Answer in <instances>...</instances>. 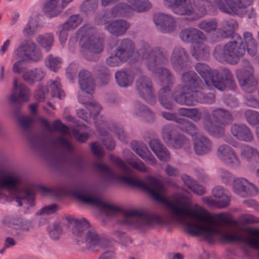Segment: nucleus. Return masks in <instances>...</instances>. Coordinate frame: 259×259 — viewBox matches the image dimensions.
I'll list each match as a JSON object with an SVG mask.
<instances>
[{"mask_svg":"<svg viewBox=\"0 0 259 259\" xmlns=\"http://www.w3.org/2000/svg\"><path fill=\"white\" fill-rule=\"evenodd\" d=\"M14 91L10 98L11 102L13 104V113L32 148L41 157L55 165L63 162L64 159L59 156L53 148L71 153L74 151L73 146L63 136L52 137L49 142L45 134L33 132L32 129V118L29 116H21L20 112L22 103L29 100V89L24 84L21 83L18 86L16 80L14 82Z\"/></svg>","mask_w":259,"mask_h":259,"instance_id":"f257e3e1","label":"nucleus"},{"mask_svg":"<svg viewBox=\"0 0 259 259\" xmlns=\"http://www.w3.org/2000/svg\"><path fill=\"white\" fill-rule=\"evenodd\" d=\"M56 191L60 195H69L85 204H91L113 212H118L117 221L122 225H132L137 227L162 224L164 221L158 215L144 210H132L121 211L115 206L103 201L95 191L92 184H77L72 181L61 182Z\"/></svg>","mask_w":259,"mask_h":259,"instance_id":"f03ea898","label":"nucleus"},{"mask_svg":"<svg viewBox=\"0 0 259 259\" xmlns=\"http://www.w3.org/2000/svg\"><path fill=\"white\" fill-rule=\"evenodd\" d=\"M136 52L146 68L152 73L164 78L166 84L165 87L171 88L175 82V75L167 68L160 67L167 64L168 51L163 47H152L149 43L143 41Z\"/></svg>","mask_w":259,"mask_h":259,"instance_id":"7ed1b4c3","label":"nucleus"},{"mask_svg":"<svg viewBox=\"0 0 259 259\" xmlns=\"http://www.w3.org/2000/svg\"><path fill=\"white\" fill-rule=\"evenodd\" d=\"M195 69L208 86L213 85L221 91L224 90L226 88L231 90L236 88L233 75L227 68H223L220 73L217 70H212L206 64L198 63L195 65Z\"/></svg>","mask_w":259,"mask_h":259,"instance_id":"20e7f679","label":"nucleus"},{"mask_svg":"<svg viewBox=\"0 0 259 259\" xmlns=\"http://www.w3.org/2000/svg\"><path fill=\"white\" fill-rule=\"evenodd\" d=\"M165 6L170 8L172 12L180 15L190 16L189 21H194L204 16L206 8L211 6L208 0H163Z\"/></svg>","mask_w":259,"mask_h":259,"instance_id":"39448f33","label":"nucleus"},{"mask_svg":"<svg viewBox=\"0 0 259 259\" xmlns=\"http://www.w3.org/2000/svg\"><path fill=\"white\" fill-rule=\"evenodd\" d=\"M67 220L72 225V233L76 237L78 244L85 243L86 247L91 251L99 247L100 236L95 230L90 228L89 222L85 218L78 219L69 217Z\"/></svg>","mask_w":259,"mask_h":259,"instance_id":"423d86ee","label":"nucleus"},{"mask_svg":"<svg viewBox=\"0 0 259 259\" xmlns=\"http://www.w3.org/2000/svg\"><path fill=\"white\" fill-rule=\"evenodd\" d=\"M233 38L234 39L226 43L223 47L219 46L215 47L213 55L218 61L235 65L244 56L246 48L241 35L235 34Z\"/></svg>","mask_w":259,"mask_h":259,"instance_id":"0eeeda50","label":"nucleus"},{"mask_svg":"<svg viewBox=\"0 0 259 259\" xmlns=\"http://www.w3.org/2000/svg\"><path fill=\"white\" fill-rule=\"evenodd\" d=\"M20 179L17 177L5 175H0V200L5 197L3 190H7L15 197L19 206L22 205L23 201H27L30 204L34 198V193L31 189L23 190L20 187Z\"/></svg>","mask_w":259,"mask_h":259,"instance_id":"6e6552de","label":"nucleus"},{"mask_svg":"<svg viewBox=\"0 0 259 259\" xmlns=\"http://www.w3.org/2000/svg\"><path fill=\"white\" fill-rule=\"evenodd\" d=\"M136 46L134 41L129 38H123L117 41L116 46L111 55L106 60V63L110 67L119 66L130 60L137 62L138 58L134 57Z\"/></svg>","mask_w":259,"mask_h":259,"instance_id":"1a4fd4ad","label":"nucleus"},{"mask_svg":"<svg viewBox=\"0 0 259 259\" xmlns=\"http://www.w3.org/2000/svg\"><path fill=\"white\" fill-rule=\"evenodd\" d=\"M211 116L212 118L208 113L205 114L204 127L211 136L220 137L224 133V126L230 124L233 121V117L228 111L223 108L213 110Z\"/></svg>","mask_w":259,"mask_h":259,"instance_id":"9d476101","label":"nucleus"},{"mask_svg":"<svg viewBox=\"0 0 259 259\" xmlns=\"http://www.w3.org/2000/svg\"><path fill=\"white\" fill-rule=\"evenodd\" d=\"M217 173L222 183L225 185L231 184L233 181V190L235 193L240 197L254 196L259 191L256 186L244 178L234 179L233 174L226 169L219 168Z\"/></svg>","mask_w":259,"mask_h":259,"instance_id":"9b49d317","label":"nucleus"},{"mask_svg":"<svg viewBox=\"0 0 259 259\" xmlns=\"http://www.w3.org/2000/svg\"><path fill=\"white\" fill-rule=\"evenodd\" d=\"M242 67L236 72L239 83L243 90L247 93H252L256 90L257 84L254 76V69L246 59L242 60Z\"/></svg>","mask_w":259,"mask_h":259,"instance_id":"f8f14e48","label":"nucleus"},{"mask_svg":"<svg viewBox=\"0 0 259 259\" xmlns=\"http://www.w3.org/2000/svg\"><path fill=\"white\" fill-rule=\"evenodd\" d=\"M127 4L121 3L110 11L112 16L129 17L133 11L138 13L148 11L152 7L149 0H127Z\"/></svg>","mask_w":259,"mask_h":259,"instance_id":"ddd939ff","label":"nucleus"},{"mask_svg":"<svg viewBox=\"0 0 259 259\" xmlns=\"http://www.w3.org/2000/svg\"><path fill=\"white\" fill-rule=\"evenodd\" d=\"M221 12L230 15H242L241 10L250 6L253 0H214Z\"/></svg>","mask_w":259,"mask_h":259,"instance_id":"4468645a","label":"nucleus"},{"mask_svg":"<svg viewBox=\"0 0 259 259\" xmlns=\"http://www.w3.org/2000/svg\"><path fill=\"white\" fill-rule=\"evenodd\" d=\"M95 126L101 136H107V129L112 132L118 139L123 143H126L127 134L121 126L112 121H108L101 117L100 120L95 121Z\"/></svg>","mask_w":259,"mask_h":259,"instance_id":"2eb2a0df","label":"nucleus"},{"mask_svg":"<svg viewBox=\"0 0 259 259\" xmlns=\"http://www.w3.org/2000/svg\"><path fill=\"white\" fill-rule=\"evenodd\" d=\"M80 46L83 57L89 61H95V55L100 54L104 50V40L99 37L88 38L83 44L80 41Z\"/></svg>","mask_w":259,"mask_h":259,"instance_id":"dca6fc26","label":"nucleus"},{"mask_svg":"<svg viewBox=\"0 0 259 259\" xmlns=\"http://www.w3.org/2000/svg\"><path fill=\"white\" fill-rule=\"evenodd\" d=\"M135 87L139 96L151 105L155 104L156 99L152 93V82L148 76L142 75L136 80Z\"/></svg>","mask_w":259,"mask_h":259,"instance_id":"f3484780","label":"nucleus"},{"mask_svg":"<svg viewBox=\"0 0 259 259\" xmlns=\"http://www.w3.org/2000/svg\"><path fill=\"white\" fill-rule=\"evenodd\" d=\"M218 159L225 165L232 168H238L240 166V161L235 150L226 144L219 146L216 151Z\"/></svg>","mask_w":259,"mask_h":259,"instance_id":"a211bd4d","label":"nucleus"},{"mask_svg":"<svg viewBox=\"0 0 259 259\" xmlns=\"http://www.w3.org/2000/svg\"><path fill=\"white\" fill-rule=\"evenodd\" d=\"M14 54L18 58L26 61H38L42 58L41 52L36 48V44L31 40L22 43L15 51Z\"/></svg>","mask_w":259,"mask_h":259,"instance_id":"6ab92c4d","label":"nucleus"},{"mask_svg":"<svg viewBox=\"0 0 259 259\" xmlns=\"http://www.w3.org/2000/svg\"><path fill=\"white\" fill-rule=\"evenodd\" d=\"M189 53L182 46L175 47L170 56V63L172 68L177 72H180L188 68Z\"/></svg>","mask_w":259,"mask_h":259,"instance_id":"aec40b11","label":"nucleus"},{"mask_svg":"<svg viewBox=\"0 0 259 259\" xmlns=\"http://www.w3.org/2000/svg\"><path fill=\"white\" fill-rule=\"evenodd\" d=\"M78 83L82 92L79 94L78 99L80 103H85L82 97L87 96L89 99L95 87L92 74L85 70L80 71L78 74Z\"/></svg>","mask_w":259,"mask_h":259,"instance_id":"412c9836","label":"nucleus"},{"mask_svg":"<svg viewBox=\"0 0 259 259\" xmlns=\"http://www.w3.org/2000/svg\"><path fill=\"white\" fill-rule=\"evenodd\" d=\"M213 196L218 199L215 200L211 197H204L203 200L208 205L211 207L219 208L226 207L230 203V196L229 192L223 186H217L212 191Z\"/></svg>","mask_w":259,"mask_h":259,"instance_id":"4be33fe9","label":"nucleus"},{"mask_svg":"<svg viewBox=\"0 0 259 259\" xmlns=\"http://www.w3.org/2000/svg\"><path fill=\"white\" fill-rule=\"evenodd\" d=\"M153 21L157 29L163 33H172L176 29L177 22L170 15L157 13L154 15Z\"/></svg>","mask_w":259,"mask_h":259,"instance_id":"5701e85b","label":"nucleus"},{"mask_svg":"<svg viewBox=\"0 0 259 259\" xmlns=\"http://www.w3.org/2000/svg\"><path fill=\"white\" fill-rule=\"evenodd\" d=\"M4 224L11 228L13 233L16 235L28 232L32 228V222L30 220L17 217L5 219Z\"/></svg>","mask_w":259,"mask_h":259,"instance_id":"b1692460","label":"nucleus"},{"mask_svg":"<svg viewBox=\"0 0 259 259\" xmlns=\"http://www.w3.org/2000/svg\"><path fill=\"white\" fill-rule=\"evenodd\" d=\"M179 37L185 44L195 45L206 40L205 34L200 29L189 27L181 30Z\"/></svg>","mask_w":259,"mask_h":259,"instance_id":"393cba45","label":"nucleus"},{"mask_svg":"<svg viewBox=\"0 0 259 259\" xmlns=\"http://www.w3.org/2000/svg\"><path fill=\"white\" fill-rule=\"evenodd\" d=\"M182 89L195 92L202 89L204 85L202 80L194 71H187L181 76Z\"/></svg>","mask_w":259,"mask_h":259,"instance_id":"a878e982","label":"nucleus"},{"mask_svg":"<svg viewBox=\"0 0 259 259\" xmlns=\"http://www.w3.org/2000/svg\"><path fill=\"white\" fill-rule=\"evenodd\" d=\"M230 132L234 137L240 141L251 142L254 139L250 128L244 123H233L231 126Z\"/></svg>","mask_w":259,"mask_h":259,"instance_id":"bb28decb","label":"nucleus"},{"mask_svg":"<svg viewBox=\"0 0 259 259\" xmlns=\"http://www.w3.org/2000/svg\"><path fill=\"white\" fill-rule=\"evenodd\" d=\"M84 101L85 103H81L85 106L86 109L77 110V115L79 118L85 121H87L88 118L93 116L94 119V122L95 123L96 120L100 119L96 118V117L99 114L102 107L97 102H91L87 100H84Z\"/></svg>","mask_w":259,"mask_h":259,"instance_id":"cd10ccee","label":"nucleus"},{"mask_svg":"<svg viewBox=\"0 0 259 259\" xmlns=\"http://www.w3.org/2000/svg\"><path fill=\"white\" fill-rule=\"evenodd\" d=\"M238 22L234 19L229 18L223 19L218 29V34L224 38L234 37L235 32L238 29Z\"/></svg>","mask_w":259,"mask_h":259,"instance_id":"c85d7f7f","label":"nucleus"},{"mask_svg":"<svg viewBox=\"0 0 259 259\" xmlns=\"http://www.w3.org/2000/svg\"><path fill=\"white\" fill-rule=\"evenodd\" d=\"M46 75L45 69L39 67L24 71L22 77L27 84L33 85L36 82L41 81Z\"/></svg>","mask_w":259,"mask_h":259,"instance_id":"c756f323","label":"nucleus"},{"mask_svg":"<svg viewBox=\"0 0 259 259\" xmlns=\"http://www.w3.org/2000/svg\"><path fill=\"white\" fill-rule=\"evenodd\" d=\"M130 24L124 20L118 19L105 24V29L115 36L124 34L130 27Z\"/></svg>","mask_w":259,"mask_h":259,"instance_id":"7c9ffc66","label":"nucleus"},{"mask_svg":"<svg viewBox=\"0 0 259 259\" xmlns=\"http://www.w3.org/2000/svg\"><path fill=\"white\" fill-rule=\"evenodd\" d=\"M212 148V143L206 137L201 136L194 140L193 148L197 155L203 156L208 154L211 151Z\"/></svg>","mask_w":259,"mask_h":259,"instance_id":"2f4dec72","label":"nucleus"},{"mask_svg":"<svg viewBox=\"0 0 259 259\" xmlns=\"http://www.w3.org/2000/svg\"><path fill=\"white\" fill-rule=\"evenodd\" d=\"M135 78L133 72L129 69H121L116 72L115 79L117 84L122 88H127L131 86Z\"/></svg>","mask_w":259,"mask_h":259,"instance_id":"473e14b6","label":"nucleus"},{"mask_svg":"<svg viewBox=\"0 0 259 259\" xmlns=\"http://www.w3.org/2000/svg\"><path fill=\"white\" fill-rule=\"evenodd\" d=\"M170 87H163L160 89L158 93V100L162 107L169 110L174 108V103L169 95Z\"/></svg>","mask_w":259,"mask_h":259,"instance_id":"72a5a7b5","label":"nucleus"},{"mask_svg":"<svg viewBox=\"0 0 259 259\" xmlns=\"http://www.w3.org/2000/svg\"><path fill=\"white\" fill-rule=\"evenodd\" d=\"M59 0H50L47 2L43 9V12L45 16L49 18L58 15L64 8L62 5H58Z\"/></svg>","mask_w":259,"mask_h":259,"instance_id":"f704fd0d","label":"nucleus"},{"mask_svg":"<svg viewBox=\"0 0 259 259\" xmlns=\"http://www.w3.org/2000/svg\"><path fill=\"white\" fill-rule=\"evenodd\" d=\"M41 27V24L39 17L35 15L30 19L23 29V33L26 37L31 36L36 33Z\"/></svg>","mask_w":259,"mask_h":259,"instance_id":"c9c22d12","label":"nucleus"},{"mask_svg":"<svg viewBox=\"0 0 259 259\" xmlns=\"http://www.w3.org/2000/svg\"><path fill=\"white\" fill-rule=\"evenodd\" d=\"M194 92L191 93L181 92L179 94L173 92L172 97L175 101L180 105L193 106Z\"/></svg>","mask_w":259,"mask_h":259,"instance_id":"e433bc0d","label":"nucleus"},{"mask_svg":"<svg viewBox=\"0 0 259 259\" xmlns=\"http://www.w3.org/2000/svg\"><path fill=\"white\" fill-rule=\"evenodd\" d=\"M242 36L243 41L246 45L248 53L250 56H254L257 52V45L252 33L249 31H244Z\"/></svg>","mask_w":259,"mask_h":259,"instance_id":"4c0bfd02","label":"nucleus"},{"mask_svg":"<svg viewBox=\"0 0 259 259\" xmlns=\"http://www.w3.org/2000/svg\"><path fill=\"white\" fill-rule=\"evenodd\" d=\"M241 156L246 160L252 161H259V151L249 145H245L241 151Z\"/></svg>","mask_w":259,"mask_h":259,"instance_id":"58836bf2","label":"nucleus"},{"mask_svg":"<svg viewBox=\"0 0 259 259\" xmlns=\"http://www.w3.org/2000/svg\"><path fill=\"white\" fill-rule=\"evenodd\" d=\"M47 91L50 92L53 97L62 99L65 97V93L61 89L60 80L57 79L55 80H51L47 83Z\"/></svg>","mask_w":259,"mask_h":259,"instance_id":"ea45409f","label":"nucleus"},{"mask_svg":"<svg viewBox=\"0 0 259 259\" xmlns=\"http://www.w3.org/2000/svg\"><path fill=\"white\" fill-rule=\"evenodd\" d=\"M195 45L192 52L193 57L198 60L206 59L209 54V48L202 42Z\"/></svg>","mask_w":259,"mask_h":259,"instance_id":"a19ab883","label":"nucleus"},{"mask_svg":"<svg viewBox=\"0 0 259 259\" xmlns=\"http://www.w3.org/2000/svg\"><path fill=\"white\" fill-rule=\"evenodd\" d=\"M193 105L194 103L210 104L215 101L214 95L212 93H204L197 90L194 92Z\"/></svg>","mask_w":259,"mask_h":259,"instance_id":"79ce46f5","label":"nucleus"},{"mask_svg":"<svg viewBox=\"0 0 259 259\" xmlns=\"http://www.w3.org/2000/svg\"><path fill=\"white\" fill-rule=\"evenodd\" d=\"M36 41L46 52H48L51 50L53 46L54 36L51 33L39 35L36 38Z\"/></svg>","mask_w":259,"mask_h":259,"instance_id":"37998d69","label":"nucleus"},{"mask_svg":"<svg viewBox=\"0 0 259 259\" xmlns=\"http://www.w3.org/2000/svg\"><path fill=\"white\" fill-rule=\"evenodd\" d=\"M96 28L92 24H87L79 28L76 34L78 37L82 38L98 37Z\"/></svg>","mask_w":259,"mask_h":259,"instance_id":"c03bdc74","label":"nucleus"},{"mask_svg":"<svg viewBox=\"0 0 259 259\" xmlns=\"http://www.w3.org/2000/svg\"><path fill=\"white\" fill-rule=\"evenodd\" d=\"M217 26V21L214 18L202 20L197 25V27L206 33H210L215 31Z\"/></svg>","mask_w":259,"mask_h":259,"instance_id":"a18cd8bd","label":"nucleus"},{"mask_svg":"<svg viewBox=\"0 0 259 259\" xmlns=\"http://www.w3.org/2000/svg\"><path fill=\"white\" fill-rule=\"evenodd\" d=\"M189 141L184 135L177 134L172 136V139L169 143L168 146L174 149H180L184 146H189Z\"/></svg>","mask_w":259,"mask_h":259,"instance_id":"49530a36","label":"nucleus"},{"mask_svg":"<svg viewBox=\"0 0 259 259\" xmlns=\"http://www.w3.org/2000/svg\"><path fill=\"white\" fill-rule=\"evenodd\" d=\"M178 128L192 136L196 135L197 133L196 126L191 121L184 118H182L181 123L178 125Z\"/></svg>","mask_w":259,"mask_h":259,"instance_id":"de8ad7c7","label":"nucleus"},{"mask_svg":"<svg viewBox=\"0 0 259 259\" xmlns=\"http://www.w3.org/2000/svg\"><path fill=\"white\" fill-rule=\"evenodd\" d=\"M98 7V0H85L81 4L80 9L87 15L95 13Z\"/></svg>","mask_w":259,"mask_h":259,"instance_id":"09e8293b","label":"nucleus"},{"mask_svg":"<svg viewBox=\"0 0 259 259\" xmlns=\"http://www.w3.org/2000/svg\"><path fill=\"white\" fill-rule=\"evenodd\" d=\"M82 19L80 15H72L62 25L63 29L70 31L75 29L81 23Z\"/></svg>","mask_w":259,"mask_h":259,"instance_id":"8fccbe9b","label":"nucleus"},{"mask_svg":"<svg viewBox=\"0 0 259 259\" xmlns=\"http://www.w3.org/2000/svg\"><path fill=\"white\" fill-rule=\"evenodd\" d=\"M62 60L58 57H54L53 55L50 54L46 59V66L51 70L54 72L57 71L60 67Z\"/></svg>","mask_w":259,"mask_h":259,"instance_id":"3c124183","label":"nucleus"},{"mask_svg":"<svg viewBox=\"0 0 259 259\" xmlns=\"http://www.w3.org/2000/svg\"><path fill=\"white\" fill-rule=\"evenodd\" d=\"M247 122L251 126L259 124V112L252 110H247L244 112Z\"/></svg>","mask_w":259,"mask_h":259,"instance_id":"603ef678","label":"nucleus"},{"mask_svg":"<svg viewBox=\"0 0 259 259\" xmlns=\"http://www.w3.org/2000/svg\"><path fill=\"white\" fill-rule=\"evenodd\" d=\"M113 236L122 245L127 247L132 243V240L124 232L116 230L113 232Z\"/></svg>","mask_w":259,"mask_h":259,"instance_id":"864d4df0","label":"nucleus"},{"mask_svg":"<svg viewBox=\"0 0 259 259\" xmlns=\"http://www.w3.org/2000/svg\"><path fill=\"white\" fill-rule=\"evenodd\" d=\"M110 159L122 173L126 174L131 172V168L121 158L114 155H110Z\"/></svg>","mask_w":259,"mask_h":259,"instance_id":"5fc2aeb1","label":"nucleus"},{"mask_svg":"<svg viewBox=\"0 0 259 259\" xmlns=\"http://www.w3.org/2000/svg\"><path fill=\"white\" fill-rule=\"evenodd\" d=\"M98 76L102 84H107L110 78V74L108 69L104 66L99 67Z\"/></svg>","mask_w":259,"mask_h":259,"instance_id":"6e6d98bb","label":"nucleus"},{"mask_svg":"<svg viewBox=\"0 0 259 259\" xmlns=\"http://www.w3.org/2000/svg\"><path fill=\"white\" fill-rule=\"evenodd\" d=\"M48 230L50 237L54 240L59 238L62 231V228L57 224H50L48 227Z\"/></svg>","mask_w":259,"mask_h":259,"instance_id":"4d7b16f0","label":"nucleus"},{"mask_svg":"<svg viewBox=\"0 0 259 259\" xmlns=\"http://www.w3.org/2000/svg\"><path fill=\"white\" fill-rule=\"evenodd\" d=\"M148 107L138 101H136L133 105V112L136 117L141 119Z\"/></svg>","mask_w":259,"mask_h":259,"instance_id":"13d9d810","label":"nucleus"},{"mask_svg":"<svg viewBox=\"0 0 259 259\" xmlns=\"http://www.w3.org/2000/svg\"><path fill=\"white\" fill-rule=\"evenodd\" d=\"M52 126L53 127V131L54 130L64 134L70 133L68 127L63 124L60 120H55Z\"/></svg>","mask_w":259,"mask_h":259,"instance_id":"bf43d9fd","label":"nucleus"},{"mask_svg":"<svg viewBox=\"0 0 259 259\" xmlns=\"http://www.w3.org/2000/svg\"><path fill=\"white\" fill-rule=\"evenodd\" d=\"M130 147L139 156L145 151V148H147L146 145L137 141H133L130 143Z\"/></svg>","mask_w":259,"mask_h":259,"instance_id":"052dcab7","label":"nucleus"},{"mask_svg":"<svg viewBox=\"0 0 259 259\" xmlns=\"http://www.w3.org/2000/svg\"><path fill=\"white\" fill-rule=\"evenodd\" d=\"M128 163L132 167L139 171L142 172L147 171V168L145 164L139 159H131Z\"/></svg>","mask_w":259,"mask_h":259,"instance_id":"680f3d73","label":"nucleus"},{"mask_svg":"<svg viewBox=\"0 0 259 259\" xmlns=\"http://www.w3.org/2000/svg\"><path fill=\"white\" fill-rule=\"evenodd\" d=\"M161 115L165 120L175 121L178 123V125L181 123V121L182 119V118L178 117L176 113L161 111Z\"/></svg>","mask_w":259,"mask_h":259,"instance_id":"e2e57ef3","label":"nucleus"},{"mask_svg":"<svg viewBox=\"0 0 259 259\" xmlns=\"http://www.w3.org/2000/svg\"><path fill=\"white\" fill-rule=\"evenodd\" d=\"M140 154V157L149 164L154 165L156 163V159L151 154L148 148H145V151Z\"/></svg>","mask_w":259,"mask_h":259,"instance_id":"0e129e2a","label":"nucleus"},{"mask_svg":"<svg viewBox=\"0 0 259 259\" xmlns=\"http://www.w3.org/2000/svg\"><path fill=\"white\" fill-rule=\"evenodd\" d=\"M155 154L161 161H167L170 158L169 152L164 146L161 148L160 150H158Z\"/></svg>","mask_w":259,"mask_h":259,"instance_id":"69168bd1","label":"nucleus"},{"mask_svg":"<svg viewBox=\"0 0 259 259\" xmlns=\"http://www.w3.org/2000/svg\"><path fill=\"white\" fill-rule=\"evenodd\" d=\"M70 164L77 170H82L84 168V161L82 157L77 156L70 159Z\"/></svg>","mask_w":259,"mask_h":259,"instance_id":"338daca9","label":"nucleus"},{"mask_svg":"<svg viewBox=\"0 0 259 259\" xmlns=\"http://www.w3.org/2000/svg\"><path fill=\"white\" fill-rule=\"evenodd\" d=\"M202 115L201 111L197 108H190L188 118L195 122H198L201 119Z\"/></svg>","mask_w":259,"mask_h":259,"instance_id":"774afa93","label":"nucleus"}]
</instances>
